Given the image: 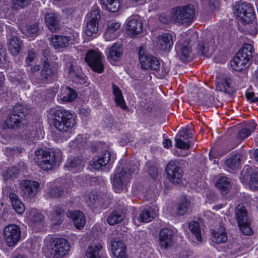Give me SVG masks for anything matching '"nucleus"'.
<instances>
[{
	"label": "nucleus",
	"instance_id": "obj_1",
	"mask_svg": "<svg viewBox=\"0 0 258 258\" xmlns=\"http://www.w3.org/2000/svg\"><path fill=\"white\" fill-rule=\"evenodd\" d=\"M138 171V167L133 162H126L121 170L113 175L111 182L115 192H119L126 187L134 173Z\"/></svg>",
	"mask_w": 258,
	"mask_h": 258
},
{
	"label": "nucleus",
	"instance_id": "obj_2",
	"mask_svg": "<svg viewBox=\"0 0 258 258\" xmlns=\"http://www.w3.org/2000/svg\"><path fill=\"white\" fill-rule=\"evenodd\" d=\"M29 113L28 106L22 103H16L7 116L5 122L0 126V129H16L20 127L26 114Z\"/></svg>",
	"mask_w": 258,
	"mask_h": 258
},
{
	"label": "nucleus",
	"instance_id": "obj_3",
	"mask_svg": "<svg viewBox=\"0 0 258 258\" xmlns=\"http://www.w3.org/2000/svg\"><path fill=\"white\" fill-rule=\"evenodd\" d=\"M51 117L54 127L62 133H68L75 126V120L72 113L64 109L55 110Z\"/></svg>",
	"mask_w": 258,
	"mask_h": 258
},
{
	"label": "nucleus",
	"instance_id": "obj_4",
	"mask_svg": "<svg viewBox=\"0 0 258 258\" xmlns=\"http://www.w3.org/2000/svg\"><path fill=\"white\" fill-rule=\"evenodd\" d=\"M195 7L192 4L174 8L172 9L170 18L171 20L181 25H188L195 17Z\"/></svg>",
	"mask_w": 258,
	"mask_h": 258
},
{
	"label": "nucleus",
	"instance_id": "obj_5",
	"mask_svg": "<svg viewBox=\"0 0 258 258\" xmlns=\"http://www.w3.org/2000/svg\"><path fill=\"white\" fill-rule=\"evenodd\" d=\"M35 162L44 170H51L55 165V157L53 152L46 149H40L35 151Z\"/></svg>",
	"mask_w": 258,
	"mask_h": 258
},
{
	"label": "nucleus",
	"instance_id": "obj_6",
	"mask_svg": "<svg viewBox=\"0 0 258 258\" xmlns=\"http://www.w3.org/2000/svg\"><path fill=\"white\" fill-rule=\"evenodd\" d=\"M234 11L243 24L250 23L255 17L254 13L251 5L247 2L240 1L236 3Z\"/></svg>",
	"mask_w": 258,
	"mask_h": 258
},
{
	"label": "nucleus",
	"instance_id": "obj_7",
	"mask_svg": "<svg viewBox=\"0 0 258 258\" xmlns=\"http://www.w3.org/2000/svg\"><path fill=\"white\" fill-rule=\"evenodd\" d=\"M235 214L238 225L242 233L246 235L252 234L250 227V220L247 217L245 208L242 205H238L235 209Z\"/></svg>",
	"mask_w": 258,
	"mask_h": 258
},
{
	"label": "nucleus",
	"instance_id": "obj_8",
	"mask_svg": "<svg viewBox=\"0 0 258 258\" xmlns=\"http://www.w3.org/2000/svg\"><path fill=\"white\" fill-rule=\"evenodd\" d=\"M139 58L143 70H152L157 71L160 68V63L157 58L145 53L144 47H140L139 49Z\"/></svg>",
	"mask_w": 258,
	"mask_h": 258
},
{
	"label": "nucleus",
	"instance_id": "obj_9",
	"mask_svg": "<svg viewBox=\"0 0 258 258\" xmlns=\"http://www.w3.org/2000/svg\"><path fill=\"white\" fill-rule=\"evenodd\" d=\"M51 255L54 258L63 256L68 253L70 248L69 242L64 238H58L50 244Z\"/></svg>",
	"mask_w": 258,
	"mask_h": 258
},
{
	"label": "nucleus",
	"instance_id": "obj_10",
	"mask_svg": "<svg viewBox=\"0 0 258 258\" xmlns=\"http://www.w3.org/2000/svg\"><path fill=\"white\" fill-rule=\"evenodd\" d=\"M4 237L8 245L9 246H14L21 238V231L20 228L15 224L7 226L4 230Z\"/></svg>",
	"mask_w": 258,
	"mask_h": 258
},
{
	"label": "nucleus",
	"instance_id": "obj_11",
	"mask_svg": "<svg viewBox=\"0 0 258 258\" xmlns=\"http://www.w3.org/2000/svg\"><path fill=\"white\" fill-rule=\"evenodd\" d=\"M85 61L94 72L97 73L103 72L104 68L101 58V53L94 50H89L86 53Z\"/></svg>",
	"mask_w": 258,
	"mask_h": 258
},
{
	"label": "nucleus",
	"instance_id": "obj_12",
	"mask_svg": "<svg viewBox=\"0 0 258 258\" xmlns=\"http://www.w3.org/2000/svg\"><path fill=\"white\" fill-rule=\"evenodd\" d=\"M175 49L177 55L182 62H187L192 60L193 54L189 40L186 39L182 43L176 44Z\"/></svg>",
	"mask_w": 258,
	"mask_h": 258
},
{
	"label": "nucleus",
	"instance_id": "obj_13",
	"mask_svg": "<svg viewBox=\"0 0 258 258\" xmlns=\"http://www.w3.org/2000/svg\"><path fill=\"white\" fill-rule=\"evenodd\" d=\"M166 171L171 182L178 184L181 181L182 170L175 161L171 160L168 163Z\"/></svg>",
	"mask_w": 258,
	"mask_h": 258
},
{
	"label": "nucleus",
	"instance_id": "obj_14",
	"mask_svg": "<svg viewBox=\"0 0 258 258\" xmlns=\"http://www.w3.org/2000/svg\"><path fill=\"white\" fill-rule=\"evenodd\" d=\"M173 33H165L159 35L157 38V46L160 50L169 51L173 45Z\"/></svg>",
	"mask_w": 258,
	"mask_h": 258
},
{
	"label": "nucleus",
	"instance_id": "obj_15",
	"mask_svg": "<svg viewBox=\"0 0 258 258\" xmlns=\"http://www.w3.org/2000/svg\"><path fill=\"white\" fill-rule=\"evenodd\" d=\"M127 34L134 36L143 31V23L138 15L130 17L126 26Z\"/></svg>",
	"mask_w": 258,
	"mask_h": 258
},
{
	"label": "nucleus",
	"instance_id": "obj_16",
	"mask_svg": "<svg viewBox=\"0 0 258 258\" xmlns=\"http://www.w3.org/2000/svg\"><path fill=\"white\" fill-rule=\"evenodd\" d=\"M77 34L76 36H74L73 37L70 36L54 35L52 36L50 41L55 49L59 50L68 47L70 42L72 43V40L77 41Z\"/></svg>",
	"mask_w": 258,
	"mask_h": 258
},
{
	"label": "nucleus",
	"instance_id": "obj_17",
	"mask_svg": "<svg viewBox=\"0 0 258 258\" xmlns=\"http://www.w3.org/2000/svg\"><path fill=\"white\" fill-rule=\"evenodd\" d=\"M173 231L169 228H164L159 232V244L163 249H168L174 244Z\"/></svg>",
	"mask_w": 258,
	"mask_h": 258
},
{
	"label": "nucleus",
	"instance_id": "obj_18",
	"mask_svg": "<svg viewBox=\"0 0 258 258\" xmlns=\"http://www.w3.org/2000/svg\"><path fill=\"white\" fill-rule=\"evenodd\" d=\"M8 48L10 53L14 56L17 55L23 46V42L17 36L15 31L7 35Z\"/></svg>",
	"mask_w": 258,
	"mask_h": 258
},
{
	"label": "nucleus",
	"instance_id": "obj_19",
	"mask_svg": "<svg viewBox=\"0 0 258 258\" xmlns=\"http://www.w3.org/2000/svg\"><path fill=\"white\" fill-rule=\"evenodd\" d=\"M215 39L210 37L204 42H200L197 46L198 53L201 55L209 57L215 50Z\"/></svg>",
	"mask_w": 258,
	"mask_h": 258
},
{
	"label": "nucleus",
	"instance_id": "obj_20",
	"mask_svg": "<svg viewBox=\"0 0 258 258\" xmlns=\"http://www.w3.org/2000/svg\"><path fill=\"white\" fill-rule=\"evenodd\" d=\"M57 68L55 65L42 66L41 70V78L36 81L40 83L42 82L53 81L57 76Z\"/></svg>",
	"mask_w": 258,
	"mask_h": 258
},
{
	"label": "nucleus",
	"instance_id": "obj_21",
	"mask_svg": "<svg viewBox=\"0 0 258 258\" xmlns=\"http://www.w3.org/2000/svg\"><path fill=\"white\" fill-rule=\"evenodd\" d=\"M20 185L25 196L31 198L37 192L40 185L36 181L24 180L21 181Z\"/></svg>",
	"mask_w": 258,
	"mask_h": 258
},
{
	"label": "nucleus",
	"instance_id": "obj_22",
	"mask_svg": "<svg viewBox=\"0 0 258 258\" xmlns=\"http://www.w3.org/2000/svg\"><path fill=\"white\" fill-rule=\"evenodd\" d=\"M113 161V157L111 158L110 152L108 150H104L96 158L94 159L92 166L95 169H99L107 164L110 165Z\"/></svg>",
	"mask_w": 258,
	"mask_h": 258
},
{
	"label": "nucleus",
	"instance_id": "obj_23",
	"mask_svg": "<svg viewBox=\"0 0 258 258\" xmlns=\"http://www.w3.org/2000/svg\"><path fill=\"white\" fill-rule=\"evenodd\" d=\"M232 82L230 77H219L216 79V90L230 94L233 92Z\"/></svg>",
	"mask_w": 258,
	"mask_h": 258
},
{
	"label": "nucleus",
	"instance_id": "obj_24",
	"mask_svg": "<svg viewBox=\"0 0 258 258\" xmlns=\"http://www.w3.org/2000/svg\"><path fill=\"white\" fill-rule=\"evenodd\" d=\"M127 209L125 207H118L112 211L107 219V222L110 225H114L121 222L125 217Z\"/></svg>",
	"mask_w": 258,
	"mask_h": 258
},
{
	"label": "nucleus",
	"instance_id": "obj_25",
	"mask_svg": "<svg viewBox=\"0 0 258 258\" xmlns=\"http://www.w3.org/2000/svg\"><path fill=\"white\" fill-rule=\"evenodd\" d=\"M44 20L48 29L55 32L59 29L60 18L55 13H47L45 15Z\"/></svg>",
	"mask_w": 258,
	"mask_h": 258
},
{
	"label": "nucleus",
	"instance_id": "obj_26",
	"mask_svg": "<svg viewBox=\"0 0 258 258\" xmlns=\"http://www.w3.org/2000/svg\"><path fill=\"white\" fill-rule=\"evenodd\" d=\"M84 166V162L81 157L69 158L66 162L64 167L73 172L81 171Z\"/></svg>",
	"mask_w": 258,
	"mask_h": 258
},
{
	"label": "nucleus",
	"instance_id": "obj_27",
	"mask_svg": "<svg viewBox=\"0 0 258 258\" xmlns=\"http://www.w3.org/2000/svg\"><path fill=\"white\" fill-rule=\"evenodd\" d=\"M111 250L115 256L118 258L126 257V246L123 241L113 239L111 241Z\"/></svg>",
	"mask_w": 258,
	"mask_h": 258
},
{
	"label": "nucleus",
	"instance_id": "obj_28",
	"mask_svg": "<svg viewBox=\"0 0 258 258\" xmlns=\"http://www.w3.org/2000/svg\"><path fill=\"white\" fill-rule=\"evenodd\" d=\"M157 214V210L155 208L146 207L141 211L137 219L139 222L148 223L152 221Z\"/></svg>",
	"mask_w": 258,
	"mask_h": 258
},
{
	"label": "nucleus",
	"instance_id": "obj_29",
	"mask_svg": "<svg viewBox=\"0 0 258 258\" xmlns=\"http://www.w3.org/2000/svg\"><path fill=\"white\" fill-rule=\"evenodd\" d=\"M120 27V23L116 22H111L107 23V26L104 34L106 41L114 40L118 36L117 30Z\"/></svg>",
	"mask_w": 258,
	"mask_h": 258
},
{
	"label": "nucleus",
	"instance_id": "obj_30",
	"mask_svg": "<svg viewBox=\"0 0 258 258\" xmlns=\"http://www.w3.org/2000/svg\"><path fill=\"white\" fill-rule=\"evenodd\" d=\"M64 210L60 206H55L52 208L49 217L54 225L60 224L63 220Z\"/></svg>",
	"mask_w": 258,
	"mask_h": 258
},
{
	"label": "nucleus",
	"instance_id": "obj_31",
	"mask_svg": "<svg viewBox=\"0 0 258 258\" xmlns=\"http://www.w3.org/2000/svg\"><path fill=\"white\" fill-rule=\"evenodd\" d=\"M250 62L247 58L236 53L235 56L231 61V66L233 70L240 72L247 68L249 66Z\"/></svg>",
	"mask_w": 258,
	"mask_h": 258
},
{
	"label": "nucleus",
	"instance_id": "obj_32",
	"mask_svg": "<svg viewBox=\"0 0 258 258\" xmlns=\"http://www.w3.org/2000/svg\"><path fill=\"white\" fill-rule=\"evenodd\" d=\"M68 216L73 219L75 227L78 229H82L86 224V217L80 211H70Z\"/></svg>",
	"mask_w": 258,
	"mask_h": 258
},
{
	"label": "nucleus",
	"instance_id": "obj_33",
	"mask_svg": "<svg viewBox=\"0 0 258 258\" xmlns=\"http://www.w3.org/2000/svg\"><path fill=\"white\" fill-rule=\"evenodd\" d=\"M122 53V49L121 46L115 43L108 49L107 56L110 61L115 62L119 59Z\"/></svg>",
	"mask_w": 258,
	"mask_h": 258
},
{
	"label": "nucleus",
	"instance_id": "obj_34",
	"mask_svg": "<svg viewBox=\"0 0 258 258\" xmlns=\"http://www.w3.org/2000/svg\"><path fill=\"white\" fill-rule=\"evenodd\" d=\"M213 241L216 243H224L227 240V233L223 226H220L219 229L212 231Z\"/></svg>",
	"mask_w": 258,
	"mask_h": 258
},
{
	"label": "nucleus",
	"instance_id": "obj_35",
	"mask_svg": "<svg viewBox=\"0 0 258 258\" xmlns=\"http://www.w3.org/2000/svg\"><path fill=\"white\" fill-rule=\"evenodd\" d=\"M112 93L114 96V100L117 106H120L122 109L126 108L125 101L123 97L121 90L115 84L112 85Z\"/></svg>",
	"mask_w": 258,
	"mask_h": 258
},
{
	"label": "nucleus",
	"instance_id": "obj_36",
	"mask_svg": "<svg viewBox=\"0 0 258 258\" xmlns=\"http://www.w3.org/2000/svg\"><path fill=\"white\" fill-rule=\"evenodd\" d=\"M102 246L99 243L91 244L86 251L84 258H100L99 251Z\"/></svg>",
	"mask_w": 258,
	"mask_h": 258
},
{
	"label": "nucleus",
	"instance_id": "obj_37",
	"mask_svg": "<svg viewBox=\"0 0 258 258\" xmlns=\"http://www.w3.org/2000/svg\"><path fill=\"white\" fill-rule=\"evenodd\" d=\"M216 186L224 195L231 187L230 179L226 177H221L217 181Z\"/></svg>",
	"mask_w": 258,
	"mask_h": 258
},
{
	"label": "nucleus",
	"instance_id": "obj_38",
	"mask_svg": "<svg viewBox=\"0 0 258 258\" xmlns=\"http://www.w3.org/2000/svg\"><path fill=\"white\" fill-rule=\"evenodd\" d=\"M225 165L229 169L236 170L239 168L240 164V156L238 154H232L231 156L225 160Z\"/></svg>",
	"mask_w": 258,
	"mask_h": 258
},
{
	"label": "nucleus",
	"instance_id": "obj_39",
	"mask_svg": "<svg viewBox=\"0 0 258 258\" xmlns=\"http://www.w3.org/2000/svg\"><path fill=\"white\" fill-rule=\"evenodd\" d=\"M87 142V137L79 135L74 141L70 142L69 146L72 149H81L86 146Z\"/></svg>",
	"mask_w": 258,
	"mask_h": 258
},
{
	"label": "nucleus",
	"instance_id": "obj_40",
	"mask_svg": "<svg viewBox=\"0 0 258 258\" xmlns=\"http://www.w3.org/2000/svg\"><path fill=\"white\" fill-rule=\"evenodd\" d=\"M86 202L90 207L93 205L96 207L100 206L103 204L102 199L95 191H91L89 195L88 199L86 200Z\"/></svg>",
	"mask_w": 258,
	"mask_h": 258
},
{
	"label": "nucleus",
	"instance_id": "obj_41",
	"mask_svg": "<svg viewBox=\"0 0 258 258\" xmlns=\"http://www.w3.org/2000/svg\"><path fill=\"white\" fill-rule=\"evenodd\" d=\"M237 53L239 55H241L245 58H247V59L250 61L253 54L252 46L250 44L245 43Z\"/></svg>",
	"mask_w": 258,
	"mask_h": 258
},
{
	"label": "nucleus",
	"instance_id": "obj_42",
	"mask_svg": "<svg viewBox=\"0 0 258 258\" xmlns=\"http://www.w3.org/2000/svg\"><path fill=\"white\" fill-rule=\"evenodd\" d=\"M102 5L111 12H117L120 7L119 0H101Z\"/></svg>",
	"mask_w": 258,
	"mask_h": 258
},
{
	"label": "nucleus",
	"instance_id": "obj_43",
	"mask_svg": "<svg viewBox=\"0 0 258 258\" xmlns=\"http://www.w3.org/2000/svg\"><path fill=\"white\" fill-rule=\"evenodd\" d=\"M38 23H34L26 24L24 28L23 29L22 32L27 36L33 37L38 33Z\"/></svg>",
	"mask_w": 258,
	"mask_h": 258
},
{
	"label": "nucleus",
	"instance_id": "obj_44",
	"mask_svg": "<svg viewBox=\"0 0 258 258\" xmlns=\"http://www.w3.org/2000/svg\"><path fill=\"white\" fill-rule=\"evenodd\" d=\"M190 205L189 202L185 198H182L177 205V214L178 215H183L185 214Z\"/></svg>",
	"mask_w": 258,
	"mask_h": 258
},
{
	"label": "nucleus",
	"instance_id": "obj_45",
	"mask_svg": "<svg viewBox=\"0 0 258 258\" xmlns=\"http://www.w3.org/2000/svg\"><path fill=\"white\" fill-rule=\"evenodd\" d=\"M27 214H28L29 219L33 223H35L42 221L44 217L42 214L40 213L35 209H30L27 213Z\"/></svg>",
	"mask_w": 258,
	"mask_h": 258
},
{
	"label": "nucleus",
	"instance_id": "obj_46",
	"mask_svg": "<svg viewBox=\"0 0 258 258\" xmlns=\"http://www.w3.org/2000/svg\"><path fill=\"white\" fill-rule=\"evenodd\" d=\"M64 94L62 98L63 102H71L77 97V93L76 91L69 87L64 88Z\"/></svg>",
	"mask_w": 258,
	"mask_h": 258
},
{
	"label": "nucleus",
	"instance_id": "obj_47",
	"mask_svg": "<svg viewBox=\"0 0 258 258\" xmlns=\"http://www.w3.org/2000/svg\"><path fill=\"white\" fill-rule=\"evenodd\" d=\"M189 228L191 233L195 236L197 240L201 241L202 240V236L199 223L196 221L190 222L189 223Z\"/></svg>",
	"mask_w": 258,
	"mask_h": 258
},
{
	"label": "nucleus",
	"instance_id": "obj_48",
	"mask_svg": "<svg viewBox=\"0 0 258 258\" xmlns=\"http://www.w3.org/2000/svg\"><path fill=\"white\" fill-rule=\"evenodd\" d=\"M98 31V24L96 22L87 21L85 33L87 36L91 37L95 34Z\"/></svg>",
	"mask_w": 258,
	"mask_h": 258
},
{
	"label": "nucleus",
	"instance_id": "obj_49",
	"mask_svg": "<svg viewBox=\"0 0 258 258\" xmlns=\"http://www.w3.org/2000/svg\"><path fill=\"white\" fill-rule=\"evenodd\" d=\"M70 73L75 82L82 85H86L87 78L84 74L77 73L73 71L72 68L70 69Z\"/></svg>",
	"mask_w": 258,
	"mask_h": 258
},
{
	"label": "nucleus",
	"instance_id": "obj_50",
	"mask_svg": "<svg viewBox=\"0 0 258 258\" xmlns=\"http://www.w3.org/2000/svg\"><path fill=\"white\" fill-rule=\"evenodd\" d=\"M64 193L63 189L61 186H52L48 189L47 192L48 197L58 198Z\"/></svg>",
	"mask_w": 258,
	"mask_h": 258
},
{
	"label": "nucleus",
	"instance_id": "obj_51",
	"mask_svg": "<svg viewBox=\"0 0 258 258\" xmlns=\"http://www.w3.org/2000/svg\"><path fill=\"white\" fill-rule=\"evenodd\" d=\"M18 170L16 167H12L5 170L3 172L4 179L6 181L13 177H16L18 174Z\"/></svg>",
	"mask_w": 258,
	"mask_h": 258
},
{
	"label": "nucleus",
	"instance_id": "obj_52",
	"mask_svg": "<svg viewBox=\"0 0 258 258\" xmlns=\"http://www.w3.org/2000/svg\"><path fill=\"white\" fill-rule=\"evenodd\" d=\"M87 21L96 22L98 24L100 19V12L98 10H94L89 12L87 15Z\"/></svg>",
	"mask_w": 258,
	"mask_h": 258
},
{
	"label": "nucleus",
	"instance_id": "obj_53",
	"mask_svg": "<svg viewBox=\"0 0 258 258\" xmlns=\"http://www.w3.org/2000/svg\"><path fill=\"white\" fill-rule=\"evenodd\" d=\"M179 138L183 140L191 138L193 136L192 130L189 127H186L178 133Z\"/></svg>",
	"mask_w": 258,
	"mask_h": 258
},
{
	"label": "nucleus",
	"instance_id": "obj_54",
	"mask_svg": "<svg viewBox=\"0 0 258 258\" xmlns=\"http://www.w3.org/2000/svg\"><path fill=\"white\" fill-rule=\"evenodd\" d=\"M175 147L181 149H188L190 147V142H185L182 138H175Z\"/></svg>",
	"mask_w": 258,
	"mask_h": 258
},
{
	"label": "nucleus",
	"instance_id": "obj_55",
	"mask_svg": "<svg viewBox=\"0 0 258 258\" xmlns=\"http://www.w3.org/2000/svg\"><path fill=\"white\" fill-rule=\"evenodd\" d=\"M5 80L4 75L0 73V98L5 97L8 91L5 85Z\"/></svg>",
	"mask_w": 258,
	"mask_h": 258
},
{
	"label": "nucleus",
	"instance_id": "obj_56",
	"mask_svg": "<svg viewBox=\"0 0 258 258\" xmlns=\"http://www.w3.org/2000/svg\"><path fill=\"white\" fill-rule=\"evenodd\" d=\"M249 186L253 190L258 189V172L253 173L251 174Z\"/></svg>",
	"mask_w": 258,
	"mask_h": 258
},
{
	"label": "nucleus",
	"instance_id": "obj_57",
	"mask_svg": "<svg viewBox=\"0 0 258 258\" xmlns=\"http://www.w3.org/2000/svg\"><path fill=\"white\" fill-rule=\"evenodd\" d=\"M36 53L33 49H29L28 51L27 56L25 59L26 64L28 66H30L31 65V63L35 60L36 58Z\"/></svg>",
	"mask_w": 258,
	"mask_h": 258
},
{
	"label": "nucleus",
	"instance_id": "obj_58",
	"mask_svg": "<svg viewBox=\"0 0 258 258\" xmlns=\"http://www.w3.org/2000/svg\"><path fill=\"white\" fill-rule=\"evenodd\" d=\"M13 209L19 215H22L25 211V207L20 201L12 204Z\"/></svg>",
	"mask_w": 258,
	"mask_h": 258
},
{
	"label": "nucleus",
	"instance_id": "obj_59",
	"mask_svg": "<svg viewBox=\"0 0 258 258\" xmlns=\"http://www.w3.org/2000/svg\"><path fill=\"white\" fill-rule=\"evenodd\" d=\"M3 194L7 197H9L11 201V204H13L14 202L16 201H20L18 199V196L13 192H9L8 189L7 188L3 190Z\"/></svg>",
	"mask_w": 258,
	"mask_h": 258
},
{
	"label": "nucleus",
	"instance_id": "obj_60",
	"mask_svg": "<svg viewBox=\"0 0 258 258\" xmlns=\"http://www.w3.org/2000/svg\"><path fill=\"white\" fill-rule=\"evenodd\" d=\"M14 4L21 8H24L29 6L33 0H12Z\"/></svg>",
	"mask_w": 258,
	"mask_h": 258
},
{
	"label": "nucleus",
	"instance_id": "obj_61",
	"mask_svg": "<svg viewBox=\"0 0 258 258\" xmlns=\"http://www.w3.org/2000/svg\"><path fill=\"white\" fill-rule=\"evenodd\" d=\"M148 172L149 175H150L151 177H152L153 179H155L157 177L158 170L157 169L155 166H149Z\"/></svg>",
	"mask_w": 258,
	"mask_h": 258
},
{
	"label": "nucleus",
	"instance_id": "obj_62",
	"mask_svg": "<svg viewBox=\"0 0 258 258\" xmlns=\"http://www.w3.org/2000/svg\"><path fill=\"white\" fill-rule=\"evenodd\" d=\"M245 96L247 99L251 102H258V97H255V94L253 92L247 91L245 93Z\"/></svg>",
	"mask_w": 258,
	"mask_h": 258
},
{
	"label": "nucleus",
	"instance_id": "obj_63",
	"mask_svg": "<svg viewBox=\"0 0 258 258\" xmlns=\"http://www.w3.org/2000/svg\"><path fill=\"white\" fill-rule=\"evenodd\" d=\"M251 134V132L247 128H242L238 133V137L240 139H243L248 136H249Z\"/></svg>",
	"mask_w": 258,
	"mask_h": 258
},
{
	"label": "nucleus",
	"instance_id": "obj_64",
	"mask_svg": "<svg viewBox=\"0 0 258 258\" xmlns=\"http://www.w3.org/2000/svg\"><path fill=\"white\" fill-rule=\"evenodd\" d=\"M37 135V132L35 130H32L30 131L29 133L26 135V138L30 139L32 141H35L38 138Z\"/></svg>",
	"mask_w": 258,
	"mask_h": 258
}]
</instances>
